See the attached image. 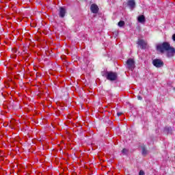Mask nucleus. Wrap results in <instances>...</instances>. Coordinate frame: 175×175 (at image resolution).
<instances>
[{"label":"nucleus","instance_id":"5","mask_svg":"<svg viewBox=\"0 0 175 175\" xmlns=\"http://www.w3.org/2000/svg\"><path fill=\"white\" fill-rule=\"evenodd\" d=\"M175 55V49L174 48L170 46L167 50V57H174Z\"/></svg>","mask_w":175,"mask_h":175},{"label":"nucleus","instance_id":"4","mask_svg":"<svg viewBox=\"0 0 175 175\" xmlns=\"http://www.w3.org/2000/svg\"><path fill=\"white\" fill-rule=\"evenodd\" d=\"M127 68L129 69H134L135 68V60L133 59H129L126 61Z\"/></svg>","mask_w":175,"mask_h":175},{"label":"nucleus","instance_id":"16","mask_svg":"<svg viewBox=\"0 0 175 175\" xmlns=\"http://www.w3.org/2000/svg\"><path fill=\"white\" fill-rule=\"evenodd\" d=\"M117 116L118 117H120V116H122V113L121 112H118Z\"/></svg>","mask_w":175,"mask_h":175},{"label":"nucleus","instance_id":"14","mask_svg":"<svg viewBox=\"0 0 175 175\" xmlns=\"http://www.w3.org/2000/svg\"><path fill=\"white\" fill-rule=\"evenodd\" d=\"M122 152L123 154H126V152H128V150H127L126 149H123V150H122Z\"/></svg>","mask_w":175,"mask_h":175},{"label":"nucleus","instance_id":"17","mask_svg":"<svg viewBox=\"0 0 175 175\" xmlns=\"http://www.w3.org/2000/svg\"><path fill=\"white\" fill-rule=\"evenodd\" d=\"M137 99H138L139 100H142V99H143V98H142V96H137Z\"/></svg>","mask_w":175,"mask_h":175},{"label":"nucleus","instance_id":"8","mask_svg":"<svg viewBox=\"0 0 175 175\" xmlns=\"http://www.w3.org/2000/svg\"><path fill=\"white\" fill-rule=\"evenodd\" d=\"M127 5L130 6L131 9H134L136 3H135V0H129Z\"/></svg>","mask_w":175,"mask_h":175},{"label":"nucleus","instance_id":"10","mask_svg":"<svg viewBox=\"0 0 175 175\" xmlns=\"http://www.w3.org/2000/svg\"><path fill=\"white\" fill-rule=\"evenodd\" d=\"M66 13V10L64 8H60L59 16L60 17H65V14Z\"/></svg>","mask_w":175,"mask_h":175},{"label":"nucleus","instance_id":"3","mask_svg":"<svg viewBox=\"0 0 175 175\" xmlns=\"http://www.w3.org/2000/svg\"><path fill=\"white\" fill-rule=\"evenodd\" d=\"M107 80H111V81L116 80L117 74L116 72H108L107 75Z\"/></svg>","mask_w":175,"mask_h":175},{"label":"nucleus","instance_id":"13","mask_svg":"<svg viewBox=\"0 0 175 175\" xmlns=\"http://www.w3.org/2000/svg\"><path fill=\"white\" fill-rule=\"evenodd\" d=\"M170 131H172V128L170 127L167 128V134L171 133Z\"/></svg>","mask_w":175,"mask_h":175},{"label":"nucleus","instance_id":"7","mask_svg":"<svg viewBox=\"0 0 175 175\" xmlns=\"http://www.w3.org/2000/svg\"><path fill=\"white\" fill-rule=\"evenodd\" d=\"M137 44L140 46L142 49H146L147 47V42L143 40H139L137 42Z\"/></svg>","mask_w":175,"mask_h":175},{"label":"nucleus","instance_id":"12","mask_svg":"<svg viewBox=\"0 0 175 175\" xmlns=\"http://www.w3.org/2000/svg\"><path fill=\"white\" fill-rule=\"evenodd\" d=\"M142 154L143 155H146V154H147V150H146V148H142Z\"/></svg>","mask_w":175,"mask_h":175},{"label":"nucleus","instance_id":"18","mask_svg":"<svg viewBox=\"0 0 175 175\" xmlns=\"http://www.w3.org/2000/svg\"><path fill=\"white\" fill-rule=\"evenodd\" d=\"M172 40H174V42H175V34L172 36Z\"/></svg>","mask_w":175,"mask_h":175},{"label":"nucleus","instance_id":"9","mask_svg":"<svg viewBox=\"0 0 175 175\" xmlns=\"http://www.w3.org/2000/svg\"><path fill=\"white\" fill-rule=\"evenodd\" d=\"M137 21H138V23H146V18L144 16V15H140L139 16H138Z\"/></svg>","mask_w":175,"mask_h":175},{"label":"nucleus","instance_id":"1","mask_svg":"<svg viewBox=\"0 0 175 175\" xmlns=\"http://www.w3.org/2000/svg\"><path fill=\"white\" fill-rule=\"evenodd\" d=\"M169 49H170V44L168 42H163L162 44L157 46V49L162 53H163L165 51H167Z\"/></svg>","mask_w":175,"mask_h":175},{"label":"nucleus","instance_id":"2","mask_svg":"<svg viewBox=\"0 0 175 175\" xmlns=\"http://www.w3.org/2000/svg\"><path fill=\"white\" fill-rule=\"evenodd\" d=\"M152 64L156 68H162L163 66V62L159 59H154Z\"/></svg>","mask_w":175,"mask_h":175},{"label":"nucleus","instance_id":"6","mask_svg":"<svg viewBox=\"0 0 175 175\" xmlns=\"http://www.w3.org/2000/svg\"><path fill=\"white\" fill-rule=\"evenodd\" d=\"M92 13L96 14L99 11V7L96 4H92L90 7Z\"/></svg>","mask_w":175,"mask_h":175},{"label":"nucleus","instance_id":"11","mask_svg":"<svg viewBox=\"0 0 175 175\" xmlns=\"http://www.w3.org/2000/svg\"><path fill=\"white\" fill-rule=\"evenodd\" d=\"M118 27H124L125 25V22H124L123 21H120L118 23Z\"/></svg>","mask_w":175,"mask_h":175},{"label":"nucleus","instance_id":"15","mask_svg":"<svg viewBox=\"0 0 175 175\" xmlns=\"http://www.w3.org/2000/svg\"><path fill=\"white\" fill-rule=\"evenodd\" d=\"M139 175H144V172L143 170L139 171Z\"/></svg>","mask_w":175,"mask_h":175}]
</instances>
